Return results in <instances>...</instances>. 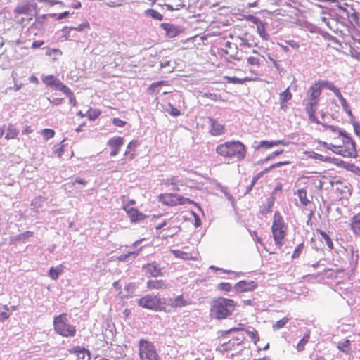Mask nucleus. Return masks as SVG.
Masks as SVG:
<instances>
[{"label": "nucleus", "instance_id": "obj_1", "mask_svg": "<svg viewBox=\"0 0 360 360\" xmlns=\"http://www.w3.org/2000/svg\"><path fill=\"white\" fill-rule=\"evenodd\" d=\"M216 153L226 160L242 161L246 156V147L239 141H226L219 144L215 149Z\"/></svg>", "mask_w": 360, "mask_h": 360}, {"label": "nucleus", "instance_id": "obj_2", "mask_svg": "<svg viewBox=\"0 0 360 360\" xmlns=\"http://www.w3.org/2000/svg\"><path fill=\"white\" fill-rule=\"evenodd\" d=\"M236 307L234 300L219 297L212 301L210 315L212 319L222 320L232 315Z\"/></svg>", "mask_w": 360, "mask_h": 360}, {"label": "nucleus", "instance_id": "obj_3", "mask_svg": "<svg viewBox=\"0 0 360 360\" xmlns=\"http://www.w3.org/2000/svg\"><path fill=\"white\" fill-rule=\"evenodd\" d=\"M271 231L276 245L281 248L283 245V239L286 235V226L283 217L278 212H276L274 215Z\"/></svg>", "mask_w": 360, "mask_h": 360}, {"label": "nucleus", "instance_id": "obj_4", "mask_svg": "<svg viewBox=\"0 0 360 360\" xmlns=\"http://www.w3.org/2000/svg\"><path fill=\"white\" fill-rule=\"evenodd\" d=\"M340 136L343 137V146L339 150H333V153L345 158H356L358 154L354 139L345 131H340Z\"/></svg>", "mask_w": 360, "mask_h": 360}, {"label": "nucleus", "instance_id": "obj_5", "mask_svg": "<svg viewBox=\"0 0 360 360\" xmlns=\"http://www.w3.org/2000/svg\"><path fill=\"white\" fill-rule=\"evenodd\" d=\"M53 326L56 332L63 337H73L76 333V328L68 323L66 314L56 316Z\"/></svg>", "mask_w": 360, "mask_h": 360}, {"label": "nucleus", "instance_id": "obj_6", "mask_svg": "<svg viewBox=\"0 0 360 360\" xmlns=\"http://www.w3.org/2000/svg\"><path fill=\"white\" fill-rule=\"evenodd\" d=\"M136 303L139 307L155 311H161L162 298L158 295L148 294L137 299Z\"/></svg>", "mask_w": 360, "mask_h": 360}, {"label": "nucleus", "instance_id": "obj_7", "mask_svg": "<svg viewBox=\"0 0 360 360\" xmlns=\"http://www.w3.org/2000/svg\"><path fill=\"white\" fill-rule=\"evenodd\" d=\"M189 304L188 300L184 299L182 295L174 297L162 298L161 303V311L172 312L177 308H181Z\"/></svg>", "mask_w": 360, "mask_h": 360}, {"label": "nucleus", "instance_id": "obj_8", "mask_svg": "<svg viewBox=\"0 0 360 360\" xmlns=\"http://www.w3.org/2000/svg\"><path fill=\"white\" fill-rule=\"evenodd\" d=\"M140 360H159L154 345L146 340H139Z\"/></svg>", "mask_w": 360, "mask_h": 360}, {"label": "nucleus", "instance_id": "obj_9", "mask_svg": "<svg viewBox=\"0 0 360 360\" xmlns=\"http://www.w3.org/2000/svg\"><path fill=\"white\" fill-rule=\"evenodd\" d=\"M124 138L121 136H115L108 141L107 145L111 148L110 156L114 157L118 154L120 148L124 144Z\"/></svg>", "mask_w": 360, "mask_h": 360}, {"label": "nucleus", "instance_id": "obj_10", "mask_svg": "<svg viewBox=\"0 0 360 360\" xmlns=\"http://www.w3.org/2000/svg\"><path fill=\"white\" fill-rule=\"evenodd\" d=\"M146 275L152 277H158L163 275L162 269L159 267L155 262L146 264L142 267Z\"/></svg>", "mask_w": 360, "mask_h": 360}, {"label": "nucleus", "instance_id": "obj_11", "mask_svg": "<svg viewBox=\"0 0 360 360\" xmlns=\"http://www.w3.org/2000/svg\"><path fill=\"white\" fill-rule=\"evenodd\" d=\"M257 286V285L255 281H240L235 285L234 288L236 291L246 292L255 290Z\"/></svg>", "mask_w": 360, "mask_h": 360}, {"label": "nucleus", "instance_id": "obj_12", "mask_svg": "<svg viewBox=\"0 0 360 360\" xmlns=\"http://www.w3.org/2000/svg\"><path fill=\"white\" fill-rule=\"evenodd\" d=\"M160 27L165 30L167 35L170 38L176 37L181 32V29L174 24L163 22Z\"/></svg>", "mask_w": 360, "mask_h": 360}, {"label": "nucleus", "instance_id": "obj_13", "mask_svg": "<svg viewBox=\"0 0 360 360\" xmlns=\"http://www.w3.org/2000/svg\"><path fill=\"white\" fill-rule=\"evenodd\" d=\"M321 94V91L316 83L313 84L308 90L307 99L308 101H314L319 102V97Z\"/></svg>", "mask_w": 360, "mask_h": 360}, {"label": "nucleus", "instance_id": "obj_14", "mask_svg": "<svg viewBox=\"0 0 360 360\" xmlns=\"http://www.w3.org/2000/svg\"><path fill=\"white\" fill-rule=\"evenodd\" d=\"M320 90L322 91L323 88H326L337 95L340 91L339 88L335 86L331 82L328 80H319L316 82Z\"/></svg>", "mask_w": 360, "mask_h": 360}, {"label": "nucleus", "instance_id": "obj_15", "mask_svg": "<svg viewBox=\"0 0 360 360\" xmlns=\"http://www.w3.org/2000/svg\"><path fill=\"white\" fill-rule=\"evenodd\" d=\"M124 210H126L131 222H137L143 219L146 217V216L143 213L139 212L135 208L127 209V207H124Z\"/></svg>", "mask_w": 360, "mask_h": 360}, {"label": "nucleus", "instance_id": "obj_16", "mask_svg": "<svg viewBox=\"0 0 360 360\" xmlns=\"http://www.w3.org/2000/svg\"><path fill=\"white\" fill-rule=\"evenodd\" d=\"M162 201L164 204L169 206H176L178 205V195L177 194H165L161 195Z\"/></svg>", "mask_w": 360, "mask_h": 360}, {"label": "nucleus", "instance_id": "obj_17", "mask_svg": "<svg viewBox=\"0 0 360 360\" xmlns=\"http://www.w3.org/2000/svg\"><path fill=\"white\" fill-rule=\"evenodd\" d=\"M42 82L48 86L54 88L57 90L58 86L60 84V81L56 78L53 75H50L42 77Z\"/></svg>", "mask_w": 360, "mask_h": 360}, {"label": "nucleus", "instance_id": "obj_18", "mask_svg": "<svg viewBox=\"0 0 360 360\" xmlns=\"http://www.w3.org/2000/svg\"><path fill=\"white\" fill-rule=\"evenodd\" d=\"M70 352L77 354L79 359L84 360L86 356L88 360L90 359V352L84 347L79 346L74 347L70 349Z\"/></svg>", "mask_w": 360, "mask_h": 360}, {"label": "nucleus", "instance_id": "obj_19", "mask_svg": "<svg viewBox=\"0 0 360 360\" xmlns=\"http://www.w3.org/2000/svg\"><path fill=\"white\" fill-rule=\"evenodd\" d=\"M165 184L172 185L174 191H180V186H184V181L179 176H172L165 180Z\"/></svg>", "mask_w": 360, "mask_h": 360}, {"label": "nucleus", "instance_id": "obj_20", "mask_svg": "<svg viewBox=\"0 0 360 360\" xmlns=\"http://www.w3.org/2000/svg\"><path fill=\"white\" fill-rule=\"evenodd\" d=\"M211 122V134L214 136H219L224 133V126L218 121L214 119H210Z\"/></svg>", "mask_w": 360, "mask_h": 360}, {"label": "nucleus", "instance_id": "obj_21", "mask_svg": "<svg viewBox=\"0 0 360 360\" xmlns=\"http://www.w3.org/2000/svg\"><path fill=\"white\" fill-rule=\"evenodd\" d=\"M147 288L149 289H163L167 288V284L163 280H149L147 281Z\"/></svg>", "mask_w": 360, "mask_h": 360}, {"label": "nucleus", "instance_id": "obj_22", "mask_svg": "<svg viewBox=\"0 0 360 360\" xmlns=\"http://www.w3.org/2000/svg\"><path fill=\"white\" fill-rule=\"evenodd\" d=\"M351 227L356 235L360 236V212L352 217Z\"/></svg>", "mask_w": 360, "mask_h": 360}, {"label": "nucleus", "instance_id": "obj_23", "mask_svg": "<svg viewBox=\"0 0 360 360\" xmlns=\"http://www.w3.org/2000/svg\"><path fill=\"white\" fill-rule=\"evenodd\" d=\"M63 266L58 265L56 267H51L49 270V276L53 280L58 279L60 274L63 273Z\"/></svg>", "mask_w": 360, "mask_h": 360}, {"label": "nucleus", "instance_id": "obj_24", "mask_svg": "<svg viewBox=\"0 0 360 360\" xmlns=\"http://www.w3.org/2000/svg\"><path fill=\"white\" fill-rule=\"evenodd\" d=\"M350 340L346 339L340 341L338 344V348L340 351L346 354H349L351 352Z\"/></svg>", "mask_w": 360, "mask_h": 360}, {"label": "nucleus", "instance_id": "obj_25", "mask_svg": "<svg viewBox=\"0 0 360 360\" xmlns=\"http://www.w3.org/2000/svg\"><path fill=\"white\" fill-rule=\"evenodd\" d=\"M295 195H298L300 202L304 205L307 206L311 201L307 197V191L304 189H298L295 193Z\"/></svg>", "mask_w": 360, "mask_h": 360}, {"label": "nucleus", "instance_id": "obj_26", "mask_svg": "<svg viewBox=\"0 0 360 360\" xmlns=\"http://www.w3.org/2000/svg\"><path fill=\"white\" fill-rule=\"evenodd\" d=\"M33 234H34L33 232L30 231H25L24 233H22L21 234L15 236L11 239V240H12V242L13 243H16L18 241L25 242L27 238H28L30 237H32L33 236Z\"/></svg>", "mask_w": 360, "mask_h": 360}, {"label": "nucleus", "instance_id": "obj_27", "mask_svg": "<svg viewBox=\"0 0 360 360\" xmlns=\"http://www.w3.org/2000/svg\"><path fill=\"white\" fill-rule=\"evenodd\" d=\"M224 79L228 82L231 84H242L245 82L250 81L251 79L246 77L245 78H238L235 76L229 77V76H225Z\"/></svg>", "mask_w": 360, "mask_h": 360}, {"label": "nucleus", "instance_id": "obj_28", "mask_svg": "<svg viewBox=\"0 0 360 360\" xmlns=\"http://www.w3.org/2000/svg\"><path fill=\"white\" fill-rule=\"evenodd\" d=\"M140 250H141V248L136 251H131V252H129L127 254L122 255L119 257L118 259L120 261L124 262H129V258H130V259L132 260V259H135L137 255H139Z\"/></svg>", "mask_w": 360, "mask_h": 360}, {"label": "nucleus", "instance_id": "obj_29", "mask_svg": "<svg viewBox=\"0 0 360 360\" xmlns=\"http://www.w3.org/2000/svg\"><path fill=\"white\" fill-rule=\"evenodd\" d=\"M32 10L28 4H20L16 6L15 8V13L18 14H25L30 15Z\"/></svg>", "mask_w": 360, "mask_h": 360}, {"label": "nucleus", "instance_id": "obj_30", "mask_svg": "<svg viewBox=\"0 0 360 360\" xmlns=\"http://www.w3.org/2000/svg\"><path fill=\"white\" fill-rule=\"evenodd\" d=\"M144 14L146 16L150 17L156 20L160 21L163 19V15L154 9H147L145 11Z\"/></svg>", "mask_w": 360, "mask_h": 360}, {"label": "nucleus", "instance_id": "obj_31", "mask_svg": "<svg viewBox=\"0 0 360 360\" xmlns=\"http://www.w3.org/2000/svg\"><path fill=\"white\" fill-rule=\"evenodd\" d=\"M292 98V94L289 88H287L284 91L280 94L279 100L281 102V108H283V103Z\"/></svg>", "mask_w": 360, "mask_h": 360}, {"label": "nucleus", "instance_id": "obj_32", "mask_svg": "<svg viewBox=\"0 0 360 360\" xmlns=\"http://www.w3.org/2000/svg\"><path fill=\"white\" fill-rule=\"evenodd\" d=\"M318 232L321 236L320 240L321 242H325L330 249H333V243L330 236L322 230H318Z\"/></svg>", "mask_w": 360, "mask_h": 360}, {"label": "nucleus", "instance_id": "obj_33", "mask_svg": "<svg viewBox=\"0 0 360 360\" xmlns=\"http://www.w3.org/2000/svg\"><path fill=\"white\" fill-rule=\"evenodd\" d=\"M318 102L314 101H309V102L306 104V111L309 115V117H311L316 112V106L317 105Z\"/></svg>", "mask_w": 360, "mask_h": 360}, {"label": "nucleus", "instance_id": "obj_34", "mask_svg": "<svg viewBox=\"0 0 360 360\" xmlns=\"http://www.w3.org/2000/svg\"><path fill=\"white\" fill-rule=\"evenodd\" d=\"M310 337L309 332L306 333L297 345V349L301 352L304 349L305 345L309 342Z\"/></svg>", "mask_w": 360, "mask_h": 360}, {"label": "nucleus", "instance_id": "obj_35", "mask_svg": "<svg viewBox=\"0 0 360 360\" xmlns=\"http://www.w3.org/2000/svg\"><path fill=\"white\" fill-rule=\"evenodd\" d=\"M18 131L13 124H9L7 127V131L5 136V139H11L15 138L18 135Z\"/></svg>", "mask_w": 360, "mask_h": 360}, {"label": "nucleus", "instance_id": "obj_36", "mask_svg": "<svg viewBox=\"0 0 360 360\" xmlns=\"http://www.w3.org/2000/svg\"><path fill=\"white\" fill-rule=\"evenodd\" d=\"M138 143L136 141H131L127 145V150L124 153V155L129 156V159L132 160L134 158V153H130L131 150H135L136 148L137 147Z\"/></svg>", "mask_w": 360, "mask_h": 360}, {"label": "nucleus", "instance_id": "obj_37", "mask_svg": "<svg viewBox=\"0 0 360 360\" xmlns=\"http://www.w3.org/2000/svg\"><path fill=\"white\" fill-rule=\"evenodd\" d=\"M309 157L313 159L319 160L320 161L326 162H330L332 160V158H330V157L323 156L321 154L316 153L313 151L309 152Z\"/></svg>", "mask_w": 360, "mask_h": 360}, {"label": "nucleus", "instance_id": "obj_38", "mask_svg": "<svg viewBox=\"0 0 360 360\" xmlns=\"http://www.w3.org/2000/svg\"><path fill=\"white\" fill-rule=\"evenodd\" d=\"M172 252L176 257L183 259L184 260L189 259L191 257L189 253L179 250H172Z\"/></svg>", "mask_w": 360, "mask_h": 360}, {"label": "nucleus", "instance_id": "obj_39", "mask_svg": "<svg viewBox=\"0 0 360 360\" xmlns=\"http://www.w3.org/2000/svg\"><path fill=\"white\" fill-rule=\"evenodd\" d=\"M347 18L350 22H357L359 21V15L352 8L351 11L345 10Z\"/></svg>", "mask_w": 360, "mask_h": 360}, {"label": "nucleus", "instance_id": "obj_40", "mask_svg": "<svg viewBox=\"0 0 360 360\" xmlns=\"http://www.w3.org/2000/svg\"><path fill=\"white\" fill-rule=\"evenodd\" d=\"M178 198H179V201L177 202H178V205H184V204H193L195 205L199 210H201V208L199 206V205L198 203H196L195 202H194L193 200L188 198H184L181 195H178Z\"/></svg>", "mask_w": 360, "mask_h": 360}, {"label": "nucleus", "instance_id": "obj_41", "mask_svg": "<svg viewBox=\"0 0 360 360\" xmlns=\"http://www.w3.org/2000/svg\"><path fill=\"white\" fill-rule=\"evenodd\" d=\"M245 331L247 333V334L249 335V337L251 338V340L256 344L257 341H259V338L257 333V331L252 328V330L245 329Z\"/></svg>", "mask_w": 360, "mask_h": 360}, {"label": "nucleus", "instance_id": "obj_42", "mask_svg": "<svg viewBox=\"0 0 360 360\" xmlns=\"http://www.w3.org/2000/svg\"><path fill=\"white\" fill-rule=\"evenodd\" d=\"M319 143L321 146L325 147L326 148L332 150L333 152V150H339L340 149H341V146H337V145H333L331 143H328L326 141H319Z\"/></svg>", "mask_w": 360, "mask_h": 360}, {"label": "nucleus", "instance_id": "obj_43", "mask_svg": "<svg viewBox=\"0 0 360 360\" xmlns=\"http://www.w3.org/2000/svg\"><path fill=\"white\" fill-rule=\"evenodd\" d=\"M288 318H283L281 320L277 321L274 325H273V329L274 330H278L283 327L285 326V325L288 323Z\"/></svg>", "mask_w": 360, "mask_h": 360}, {"label": "nucleus", "instance_id": "obj_44", "mask_svg": "<svg viewBox=\"0 0 360 360\" xmlns=\"http://www.w3.org/2000/svg\"><path fill=\"white\" fill-rule=\"evenodd\" d=\"M101 115V112L98 110L90 109L86 112V116L90 120H95Z\"/></svg>", "mask_w": 360, "mask_h": 360}, {"label": "nucleus", "instance_id": "obj_45", "mask_svg": "<svg viewBox=\"0 0 360 360\" xmlns=\"http://www.w3.org/2000/svg\"><path fill=\"white\" fill-rule=\"evenodd\" d=\"M55 131L51 129H44L41 131V135L44 139L48 140L54 136Z\"/></svg>", "mask_w": 360, "mask_h": 360}, {"label": "nucleus", "instance_id": "obj_46", "mask_svg": "<svg viewBox=\"0 0 360 360\" xmlns=\"http://www.w3.org/2000/svg\"><path fill=\"white\" fill-rule=\"evenodd\" d=\"M338 99L340 100V103H341V105L343 108L344 110L349 108V104L347 103V101L345 100V98L342 96L341 92L340 91L337 95H335Z\"/></svg>", "mask_w": 360, "mask_h": 360}, {"label": "nucleus", "instance_id": "obj_47", "mask_svg": "<svg viewBox=\"0 0 360 360\" xmlns=\"http://www.w3.org/2000/svg\"><path fill=\"white\" fill-rule=\"evenodd\" d=\"M272 146H275L274 141H262L259 143V144L258 145V146L257 147V148H269Z\"/></svg>", "mask_w": 360, "mask_h": 360}, {"label": "nucleus", "instance_id": "obj_48", "mask_svg": "<svg viewBox=\"0 0 360 360\" xmlns=\"http://www.w3.org/2000/svg\"><path fill=\"white\" fill-rule=\"evenodd\" d=\"M57 90H59L64 93L67 96L69 95H72V92L70 90V88H68L66 85L63 84L62 82H60V85L58 86Z\"/></svg>", "mask_w": 360, "mask_h": 360}, {"label": "nucleus", "instance_id": "obj_49", "mask_svg": "<svg viewBox=\"0 0 360 360\" xmlns=\"http://www.w3.org/2000/svg\"><path fill=\"white\" fill-rule=\"evenodd\" d=\"M257 32L259 36L265 40L268 39V34H266L264 25L261 24L260 25H257Z\"/></svg>", "mask_w": 360, "mask_h": 360}, {"label": "nucleus", "instance_id": "obj_50", "mask_svg": "<svg viewBox=\"0 0 360 360\" xmlns=\"http://www.w3.org/2000/svg\"><path fill=\"white\" fill-rule=\"evenodd\" d=\"M217 289L226 292H229L231 290V285L229 283H220L217 285Z\"/></svg>", "mask_w": 360, "mask_h": 360}, {"label": "nucleus", "instance_id": "obj_51", "mask_svg": "<svg viewBox=\"0 0 360 360\" xmlns=\"http://www.w3.org/2000/svg\"><path fill=\"white\" fill-rule=\"evenodd\" d=\"M169 110H167V111L169 113V115L177 117L180 115V110L176 108L173 105L169 103Z\"/></svg>", "mask_w": 360, "mask_h": 360}, {"label": "nucleus", "instance_id": "obj_52", "mask_svg": "<svg viewBox=\"0 0 360 360\" xmlns=\"http://www.w3.org/2000/svg\"><path fill=\"white\" fill-rule=\"evenodd\" d=\"M166 83H167V82H165V81H160V82H153V84H150L149 89L153 92H155L156 88H158L160 86H162V85L165 84Z\"/></svg>", "mask_w": 360, "mask_h": 360}, {"label": "nucleus", "instance_id": "obj_53", "mask_svg": "<svg viewBox=\"0 0 360 360\" xmlns=\"http://www.w3.org/2000/svg\"><path fill=\"white\" fill-rule=\"evenodd\" d=\"M322 125L325 128L330 129L332 132H334V133L338 132L339 135H340V131H344L343 129L339 128L337 126L329 125V124H322Z\"/></svg>", "mask_w": 360, "mask_h": 360}, {"label": "nucleus", "instance_id": "obj_54", "mask_svg": "<svg viewBox=\"0 0 360 360\" xmlns=\"http://www.w3.org/2000/svg\"><path fill=\"white\" fill-rule=\"evenodd\" d=\"M303 248H304V244H303V243H301L295 248V250L292 254V258L298 257L300 256V255L301 254Z\"/></svg>", "mask_w": 360, "mask_h": 360}, {"label": "nucleus", "instance_id": "obj_55", "mask_svg": "<svg viewBox=\"0 0 360 360\" xmlns=\"http://www.w3.org/2000/svg\"><path fill=\"white\" fill-rule=\"evenodd\" d=\"M248 63L251 65H259V59L256 57H249L248 58Z\"/></svg>", "mask_w": 360, "mask_h": 360}, {"label": "nucleus", "instance_id": "obj_56", "mask_svg": "<svg viewBox=\"0 0 360 360\" xmlns=\"http://www.w3.org/2000/svg\"><path fill=\"white\" fill-rule=\"evenodd\" d=\"M112 124L115 126L119 127H123L126 124V122L123 121L119 118H113L112 120Z\"/></svg>", "mask_w": 360, "mask_h": 360}, {"label": "nucleus", "instance_id": "obj_57", "mask_svg": "<svg viewBox=\"0 0 360 360\" xmlns=\"http://www.w3.org/2000/svg\"><path fill=\"white\" fill-rule=\"evenodd\" d=\"M347 169H349V167L352 168L351 169V171H352L355 174L359 176L360 174V167L355 166L353 164H347Z\"/></svg>", "mask_w": 360, "mask_h": 360}, {"label": "nucleus", "instance_id": "obj_58", "mask_svg": "<svg viewBox=\"0 0 360 360\" xmlns=\"http://www.w3.org/2000/svg\"><path fill=\"white\" fill-rule=\"evenodd\" d=\"M283 153V150H276L272 153L269 154L265 159L264 161H268L269 160L273 159L275 156H277Z\"/></svg>", "mask_w": 360, "mask_h": 360}, {"label": "nucleus", "instance_id": "obj_59", "mask_svg": "<svg viewBox=\"0 0 360 360\" xmlns=\"http://www.w3.org/2000/svg\"><path fill=\"white\" fill-rule=\"evenodd\" d=\"M285 42L287 45H289L293 49H298L300 47V44L294 40H287L285 41Z\"/></svg>", "mask_w": 360, "mask_h": 360}, {"label": "nucleus", "instance_id": "obj_60", "mask_svg": "<svg viewBox=\"0 0 360 360\" xmlns=\"http://www.w3.org/2000/svg\"><path fill=\"white\" fill-rule=\"evenodd\" d=\"M10 316V314H8L6 311H1L0 312V321L4 322L6 320H7Z\"/></svg>", "mask_w": 360, "mask_h": 360}, {"label": "nucleus", "instance_id": "obj_61", "mask_svg": "<svg viewBox=\"0 0 360 360\" xmlns=\"http://www.w3.org/2000/svg\"><path fill=\"white\" fill-rule=\"evenodd\" d=\"M193 215L194 217V219H195V222H194V225L195 227H199L200 225H201V220L199 217V216L193 212Z\"/></svg>", "mask_w": 360, "mask_h": 360}, {"label": "nucleus", "instance_id": "obj_62", "mask_svg": "<svg viewBox=\"0 0 360 360\" xmlns=\"http://www.w3.org/2000/svg\"><path fill=\"white\" fill-rule=\"evenodd\" d=\"M251 236H252L254 240L259 243L261 245L264 246V243H262V239L257 236V233L255 231L251 232Z\"/></svg>", "mask_w": 360, "mask_h": 360}, {"label": "nucleus", "instance_id": "obj_63", "mask_svg": "<svg viewBox=\"0 0 360 360\" xmlns=\"http://www.w3.org/2000/svg\"><path fill=\"white\" fill-rule=\"evenodd\" d=\"M32 206L33 207V209L38 208L41 207V199L40 198H35L32 202Z\"/></svg>", "mask_w": 360, "mask_h": 360}, {"label": "nucleus", "instance_id": "obj_64", "mask_svg": "<svg viewBox=\"0 0 360 360\" xmlns=\"http://www.w3.org/2000/svg\"><path fill=\"white\" fill-rule=\"evenodd\" d=\"M44 44V41H34L32 44V49H38L41 47Z\"/></svg>", "mask_w": 360, "mask_h": 360}]
</instances>
